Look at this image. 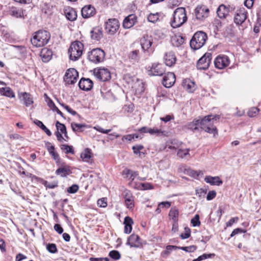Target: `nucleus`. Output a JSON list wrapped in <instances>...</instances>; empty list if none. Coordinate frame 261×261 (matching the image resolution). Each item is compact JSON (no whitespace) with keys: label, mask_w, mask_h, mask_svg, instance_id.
I'll list each match as a JSON object with an SVG mask.
<instances>
[{"label":"nucleus","mask_w":261,"mask_h":261,"mask_svg":"<svg viewBox=\"0 0 261 261\" xmlns=\"http://www.w3.org/2000/svg\"><path fill=\"white\" fill-rule=\"evenodd\" d=\"M220 117L219 115H208L203 117L200 119V129L216 136L218 135V130L214 124Z\"/></svg>","instance_id":"1"},{"label":"nucleus","mask_w":261,"mask_h":261,"mask_svg":"<svg viewBox=\"0 0 261 261\" xmlns=\"http://www.w3.org/2000/svg\"><path fill=\"white\" fill-rule=\"evenodd\" d=\"M50 38V33L45 30H39L33 34L31 39L32 45L35 47H42L47 44Z\"/></svg>","instance_id":"2"},{"label":"nucleus","mask_w":261,"mask_h":261,"mask_svg":"<svg viewBox=\"0 0 261 261\" xmlns=\"http://www.w3.org/2000/svg\"><path fill=\"white\" fill-rule=\"evenodd\" d=\"M187 20V17L185 9L179 7L174 10L170 24L173 28H177L181 27Z\"/></svg>","instance_id":"3"},{"label":"nucleus","mask_w":261,"mask_h":261,"mask_svg":"<svg viewBox=\"0 0 261 261\" xmlns=\"http://www.w3.org/2000/svg\"><path fill=\"white\" fill-rule=\"evenodd\" d=\"M207 39L206 33L202 31L197 32L194 34L191 40L190 46L195 50L198 49L205 44Z\"/></svg>","instance_id":"4"},{"label":"nucleus","mask_w":261,"mask_h":261,"mask_svg":"<svg viewBox=\"0 0 261 261\" xmlns=\"http://www.w3.org/2000/svg\"><path fill=\"white\" fill-rule=\"evenodd\" d=\"M84 45L80 41L72 42L68 49L69 59L72 61L77 60L82 55Z\"/></svg>","instance_id":"5"},{"label":"nucleus","mask_w":261,"mask_h":261,"mask_svg":"<svg viewBox=\"0 0 261 261\" xmlns=\"http://www.w3.org/2000/svg\"><path fill=\"white\" fill-rule=\"evenodd\" d=\"M105 52L100 48L92 49L88 53V60L94 63L98 64L102 62L105 59Z\"/></svg>","instance_id":"6"},{"label":"nucleus","mask_w":261,"mask_h":261,"mask_svg":"<svg viewBox=\"0 0 261 261\" xmlns=\"http://www.w3.org/2000/svg\"><path fill=\"white\" fill-rule=\"evenodd\" d=\"M209 9L205 6H198L194 10L195 18L193 20L196 23L203 21L207 18L209 14Z\"/></svg>","instance_id":"7"},{"label":"nucleus","mask_w":261,"mask_h":261,"mask_svg":"<svg viewBox=\"0 0 261 261\" xmlns=\"http://www.w3.org/2000/svg\"><path fill=\"white\" fill-rule=\"evenodd\" d=\"M140 43L142 50L147 56L153 53L154 49L151 47L152 39L151 36H144L141 39Z\"/></svg>","instance_id":"8"},{"label":"nucleus","mask_w":261,"mask_h":261,"mask_svg":"<svg viewBox=\"0 0 261 261\" xmlns=\"http://www.w3.org/2000/svg\"><path fill=\"white\" fill-rule=\"evenodd\" d=\"M105 27L106 31L108 34L114 35L118 30L120 24L118 19L110 18L105 22Z\"/></svg>","instance_id":"9"},{"label":"nucleus","mask_w":261,"mask_h":261,"mask_svg":"<svg viewBox=\"0 0 261 261\" xmlns=\"http://www.w3.org/2000/svg\"><path fill=\"white\" fill-rule=\"evenodd\" d=\"M79 77V73L74 68H69L66 70L64 76V81L66 84H74Z\"/></svg>","instance_id":"10"},{"label":"nucleus","mask_w":261,"mask_h":261,"mask_svg":"<svg viewBox=\"0 0 261 261\" xmlns=\"http://www.w3.org/2000/svg\"><path fill=\"white\" fill-rule=\"evenodd\" d=\"M212 54L206 53L197 62V67L199 70H206L210 65L212 60Z\"/></svg>","instance_id":"11"},{"label":"nucleus","mask_w":261,"mask_h":261,"mask_svg":"<svg viewBox=\"0 0 261 261\" xmlns=\"http://www.w3.org/2000/svg\"><path fill=\"white\" fill-rule=\"evenodd\" d=\"M94 74L97 79L102 82L109 81L111 78L110 71L105 68L94 69Z\"/></svg>","instance_id":"12"},{"label":"nucleus","mask_w":261,"mask_h":261,"mask_svg":"<svg viewBox=\"0 0 261 261\" xmlns=\"http://www.w3.org/2000/svg\"><path fill=\"white\" fill-rule=\"evenodd\" d=\"M230 64L229 58L226 55H219L214 60V65L216 68L222 69Z\"/></svg>","instance_id":"13"},{"label":"nucleus","mask_w":261,"mask_h":261,"mask_svg":"<svg viewBox=\"0 0 261 261\" xmlns=\"http://www.w3.org/2000/svg\"><path fill=\"white\" fill-rule=\"evenodd\" d=\"M146 244L144 241H142L140 238L137 234H133L127 239L126 245L130 246V247L140 248L143 244Z\"/></svg>","instance_id":"14"},{"label":"nucleus","mask_w":261,"mask_h":261,"mask_svg":"<svg viewBox=\"0 0 261 261\" xmlns=\"http://www.w3.org/2000/svg\"><path fill=\"white\" fill-rule=\"evenodd\" d=\"M233 10L232 7L221 5L217 9V13L220 18H225L227 16L232 14Z\"/></svg>","instance_id":"15"},{"label":"nucleus","mask_w":261,"mask_h":261,"mask_svg":"<svg viewBox=\"0 0 261 261\" xmlns=\"http://www.w3.org/2000/svg\"><path fill=\"white\" fill-rule=\"evenodd\" d=\"M148 74L152 76H161L165 73L163 66L159 63H153L148 71Z\"/></svg>","instance_id":"16"},{"label":"nucleus","mask_w":261,"mask_h":261,"mask_svg":"<svg viewBox=\"0 0 261 261\" xmlns=\"http://www.w3.org/2000/svg\"><path fill=\"white\" fill-rule=\"evenodd\" d=\"M247 17V12L245 8L238 10L235 14L234 22L238 25L242 24Z\"/></svg>","instance_id":"17"},{"label":"nucleus","mask_w":261,"mask_h":261,"mask_svg":"<svg viewBox=\"0 0 261 261\" xmlns=\"http://www.w3.org/2000/svg\"><path fill=\"white\" fill-rule=\"evenodd\" d=\"M175 82V75L173 72H168L164 76L162 84L166 88L171 87Z\"/></svg>","instance_id":"18"},{"label":"nucleus","mask_w":261,"mask_h":261,"mask_svg":"<svg viewBox=\"0 0 261 261\" xmlns=\"http://www.w3.org/2000/svg\"><path fill=\"white\" fill-rule=\"evenodd\" d=\"M82 16L84 18H88L96 14L95 8L91 5L85 6L81 10Z\"/></svg>","instance_id":"19"},{"label":"nucleus","mask_w":261,"mask_h":261,"mask_svg":"<svg viewBox=\"0 0 261 261\" xmlns=\"http://www.w3.org/2000/svg\"><path fill=\"white\" fill-rule=\"evenodd\" d=\"M79 88L84 91H90L93 86V83L90 79L82 78L79 82Z\"/></svg>","instance_id":"20"},{"label":"nucleus","mask_w":261,"mask_h":261,"mask_svg":"<svg viewBox=\"0 0 261 261\" xmlns=\"http://www.w3.org/2000/svg\"><path fill=\"white\" fill-rule=\"evenodd\" d=\"M124 198L126 207L128 209H132L134 207V197L129 191H124Z\"/></svg>","instance_id":"21"},{"label":"nucleus","mask_w":261,"mask_h":261,"mask_svg":"<svg viewBox=\"0 0 261 261\" xmlns=\"http://www.w3.org/2000/svg\"><path fill=\"white\" fill-rule=\"evenodd\" d=\"M64 12L66 18L69 21H73L76 19V12L73 8L70 7H66L64 8Z\"/></svg>","instance_id":"22"},{"label":"nucleus","mask_w":261,"mask_h":261,"mask_svg":"<svg viewBox=\"0 0 261 261\" xmlns=\"http://www.w3.org/2000/svg\"><path fill=\"white\" fill-rule=\"evenodd\" d=\"M165 63L168 66H172L175 64L176 58L175 54L173 51L166 53L164 56Z\"/></svg>","instance_id":"23"},{"label":"nucleus","mask_w":261,"mask_h":261,"mask_svg":"<svg viewBox=\"0 0 261 261\" xmlns=\"http://www.w3.org/2000/svg\"><path fill=\"white\" fill-rule=\"evenodd\" d=\"M135 15L131 14L125 17L123 22V26L125 29H129L132 27L136 21Z\"/></svg>","instance_id":"24"},{"label":"nucleus","mask_w":261,"mask_h":261,"mask_svg":"<svg viewBox=\"0 0 261 261\" xmlns=\"http://www.w3.org/2000/svg\"><path fill=\"white\" fill-rule=\"evenodd\" d=\"M70 167L67 165L62 166L56 171V174L62 177H67L71 173Z\"/></svg>","instance_id":"25"},{"label":"nucleus","mask_w":261,"mask_h":261,"mask_svg":"<svg viewBox=\"0 0 261 261\" xmlns=\"http://www.w3.org/2000/svg\"><path fill=\"white\" fill-rule=\"evenodd\" d=\"M90 34L91 39L95 41L100 40L103 37L102 29L99 27L93 28L91 31Z\"/></svg>","instance_id":"26"},{"label":"nucleus","mask_w":261,"mask_h":261,"mask_svg":"<svg viewBox=\"0 0 261 261\" xmlns=\"http://www.w3.org/2000/svg\"><path fill=\"white\" fill-rule=\"evenodd\" d=\"M204 181L211 184V185H216L219 186L223 184L222 180L219 176H206L204 178Z\"/></svg>","instance_id":"27"},{"label":"nucleus","mask_w":261,"mask_h":261,"mask_svg":"<svg viewBox=\"0 0 261 261\" xmlns=\"http://www.w3.org/2000/svg\"><path fill=\"white\" fill-rule=\"evenodd\" d=\"M184 127L185 128L193 132L199 131V128H200V119H195L192 122L188 123Z\"/></svg>","instance_id":"28"},{"label":"nucleus","mask_w":261,"mask_h":261,"mask_svg":"<svg viewBox=\"0 0 261 261\" xmlns=\"http://www.w3.org/2000/svg\"><path fill=\"white\" fill-rule=\"evenodd\" d=\"M182 143L181 142L173 139L171 141H168L166 143V147L170 149L176 150H177L181 148Z\"/></svg>","instance_id":"29"},{"label":"nucleus","mask_w":261,"mask_h":261,"mask_svg":"<svg viewBox=\"0 0 261 261\" xmlns=\"http://www.w3.org/2000/svg\"><path fill=\"white\" fill-rule=\"evenodd\" d=\"M52 55L51 50L45 48H43L40 53V56L44 62H48L51 59Z\"/></svg>","instance_id":"30"},{"label":"nucleus","mask_w":261,"mask_h":261,"mask_svg":"<svg viewBox=\"0 0 261 261\" xmlns=\"http://www.w3.org/2000/svg\"><path fill=\"white\" fill-rule=\"evenodd\" d=\"M133 224V221L130 217L128 216L125 217L124 221V224L125 225L124 232L125 233L128 234L130 233L132 230V225Z\"/></svg>","instance_id":"31"},{"label":"nucleus","mask_w":261,"mask_h":261,"mask_svg":"<svg viewBox=\"0 0 261 261\" xmlns=\"http://www.w3.org/2000/svg\"><path fill=\"white\" fill-rule=\"evenodd\" d=\"M0 93L1 95L9 98H14L15 96L13 91L9 87L0 88Z\"/></svg>","instance_id":"32"},{"label":"nucleus","mask_w":261,"mask_h":261,"mask_svg":"<svg viewBox=\"0 0 261 261\" xmlns=\"http://www.w3.org/2000/svg\"><path fill=\"white\" fill-rule=\"evenodd\" d=\"M21 95L22 97V100L24 104L26 107H29L33 103L32 97L30 94L27 92L21 93Z\"/></svg>","instance_id":"33"},{"label":"nucleus","mask_w":261,"mask_h":261,"mask_svg":"<svg viewBox=\"0 0 261 261\" xmlns=\"http://www.w3.org/2000/svg\"><path fill=\"white\" fill-rule=\"evenodd\" d=\"M10 14L16 18H22L24 15L23 10L21 8H13L10 11Z\"/></svg>","instance_id":"34"},{"label":"nucleus","mask_w":261,"mask_h":261,"mask_svg":"<svg viewBox=\"0 0 261 261\" xmlns=\"http://www.w3.org/2000/svg\"><path fill=\"white\" fill-rule=\"evenodd\" d=\"M178 249V246L174 245H167L166 247L165 250H163L161 253V256L162 257L166 258L173 250Z\"/></svg>","instance_id":"35"},{"label":"nucleus","mask_w":261,"mask_h":261,"mask_svg":"<svg viewBox=\"0 0 261 261\" xmlns=\"http://www.w3.org/2000/svg\"><path fill=\"white\" fill-rule=\"evenodd\" d=\"M185 41L184 38L181 36H175L171 39V42L173 46L178 47L182 45Z\"/></svg>","instance_id":"36"},{"label":"nucleus","mask_w":261,"mask_h":261,"mask_svg":"<svg viewBox=\"0 0 261 261\" xmlns=\"http://www.w3.org/2000/svg\"><path fill=\"white\" fill-rule=\"evenodd\" d=\"M179 212L176 207H172L169 213V216L172 221H178Z\"/></svg>","instance_id":"37"},{"label":"nucleus","mask_w":261,"mask_h":261,"mask_svg":"<svg viewBox=\"0 0 261 261\" xmlns=\"http://www.w3.org/2000/svg\"><path fill=\"white\" fill-rule=\"evenodd\" d=\"M81 158L83 161L88 162L91 158V151L89 148H86L84 151L81 153Z\"/></svg>","instance_id":"38"},{"label":"nucleus","mask_w":261,"mask_h":261,"mask_svg":"<svg viewBox=\"0 0 261 261\" xmlns=\"http://www.w3.org/2000/svg\"><path fill=\"white\" fill-rule=\"evenodd\" d=\"M194 85L195 83L189 79L185 80L182 82V86L184 87L189 92L192 91Z\"/></svg>","instance_id":"39"},{"label":"nucleus","mask_w":261,"mask_h":261,"mask_svg":"<svg viewBox=\"0 0 261 261\" xmlns=\"http://www.w3.org/2000/svg\"><path fill=\"white\" fill-rule=\"evenodd\" d=\"M86 125L85 124L76 123L75 122H72L71 123V127L72 130L74 132H80L83 131L82 128L86 127Z\"/></svg>","instance_id":"40"},{"label":"nucleus","mask_w":261,"mask_h":261,"mask_svg":"<svg viewBox=\"0 0 261 261\" xmlns=\"http://www.w3.org/2000/svg\"><path fill=\"white\" fill-rule=\"evenodd\" d=\"M129 59L133 62L138 61L139 59V50L135 49L130 52L128 55Z\"/></svg>","instance_id":"41"},{"label":"nucleus","mask_w":261,"mask_h":261,"mask_svg":"<svg viewBox=\"0 0 261 261\" xmlns=\"http://www.w3.org/2000/svg\"><path fill=\"white\" fill-rule=\"evenodd\" d=\"M189 149H182V148H179L177 152V156L181 159H184L189 154Z\"/></svg>","instance_id":"42"},{"label":"nucleus","mask_w":261,"mask_h":261,"mask_svg":"<svg viewBox=\"0 0 261 261\" xmlns=\"http://www.w3.org/2000/svg\"><path fill=\"white\" fill-rule=\"evenodd\" d=\"M56 126L57 129V132H59L61 133V134L66 135V132L67 130L66 127L64 124L57 121L56 123Z\"/></svg>","instance_id":"43"},{"label":"nucleus","mask_w":261,"mask_h":261,"mask_svg":"<svg viewBox=\"0 0 261 261\" xmlns=\"http://www.w3.org/2000/svg\"><path fill=\"white\" fill-rule=\"evenodd\" d=\"M61 150L65 151V153L66 154L71 153L74 154V151L72 146H69L67 144H63L61 145Z\"/></svg>","instance_id":"44"},{"label":"nucleus","mask_w":261,"mask_h":261,"mask_svg":"<svg viewBox=\"0 0 261 261\" xmlns=\"http://www.w3.org/2000/svg\"><path fill=\"white\" fill-rule=\"evenodd\" d=\"M125 174L127 175V177H128L129 179L131 180V181L134 180L135 178L138 175V172L134 171L129 169L126 170Z\"/></svg>","instance_id":"45"},{"label":"nucleus","mask_w":261,"mask_h":261,"mask_svg":"<svg viewBox=\"0 0 261 261\" xmlns=\"http://www.w3.org/2000/svg\"><path fill=\"white\" fill-rule=\"evenodd\" d=\"M147 19L149 22L155 23L159 19V14L158 13H150L148 15Z\"/></svg>","instance_id":"46"},{"label":"nucleus","mask_w":261,"mask_h":261,"mask_svg":"<svg viewBox=\"0 0 261 261\" xmlns=\"http://www.w3.org/2000/svg\"><path fill=\"white\" fill-rule=\"evenodd\" d=\"M197 249V247L195 245H191L187 247H180L178 246V249L184 250L187 252H193Z\"/></svg>","instance_id":"47"},{"label":"nucleus","mask_w":261,"mask_h":261,"mask_svg":"<svg viewBox=\"0 0 261 261\" xmlns=\"http://www.w3.org/2000/svg\"><path fill=\"white\" fill-rule=\"evenodd\" d=\"M43 185L47 189H54L58 186V182L54 181L53 182H49L47 181H44Z\"/></svg>","instance_id":"48"},{"label":"nucleus","mask_w":261,"mask_h":261,"mask_svg":"<svg viewBox=\"0 0 261 261\" xmlns=\"http://www.w3.org/2000/svg\"><path fill=\"white\" fill-rule=\"evenodd\" d=\"M109 256L115 260H118L121 257L120 253L117 250L111 251L109 253Z\"/></svg>","instance_id":"49"},{"label":"nucleus","mask_w":261,"mask_h":261,"mask_svg":"<svg viewBox=\"0 0 261 261\" xmlns=\"http://www.w3.org/2000/svg\"><path fill=\"white\" fill-rule=\"evenodd\" d=\"M191 223L193 227L199 226L201 222L199 220V215H196L191 220Z\"/></svg>","instance_id":"50"},{"label":"nucleus","mask_w":261,"mask_h":261,"mask_svg":"<svg viewBox=\"0 0 261 261\" xmlns=\"http://www.w3.org/2000/svg\"><path fill=\"white\" fill-rule=\"evenodd\" d=\"M138 188L141 190H146L152 189L153 187L149 183H140L139 185Z\"/></svg>","instance_id":"51"},{"label":"nucleus","mask_w":261,"mask_h":261,"mask_svg":"<svg viewBox=\"0 0 261 261\" xmlns=\"http://www.w3.org/2000/svg\"><path fill=\"white\" fill-rule=\"evenodd\" d=\"M258 112V109L256 107H253L248 111V115L249 117H254L257 115Z\"/></svg>","instance_id":"52"},{"label":"nucleus","mask_w":261,"mask_h":261,"mask_svg":"<svg viewBox=\"0 0 261 261\" xmlns=\"http://www.w3.org/2000/svg\"><path fill=\"white\" fill-rule=\"evenodd\" d=\"M46 249L48 252L51 253H55L58 251L56 244L53 243L48 244L46 246Z\"/></svg>","instance_id":"53"},{"label":"nucleus","mask_w":261,"mask_h":261,"mask_svg":"<svg viewBox=\"0 0 261 261\" xmlns=\"http://www.w3.org/2000/svg\"><path fill=\"white\" fill-rule=\"evenodd\" d=\"M207 192L206 189L200 188L196 190V194L199 198L204 197Z\"/></svg>","instance_id":"54"},{"label":"nucleus","mask_w":261,"mask_h":261,"mask_svg":"<svg viewBox=\"0 0 261 261\" xmlns=\"http://www.w3.org/2000/svg\"><path fill=\"white\" fill-rule=\"evenodd\" d=\"M79 187L77 185H72L71 186L69 187L67 191L69 193L74 194L75 193L79 190Z\"/></svg>","instance_id":"55"},{"label":"nucleus","mask_w":261,"mask_h":261,"mask_svg":"<svg viewBox=\"0 0 261 261\" xmlns=\"http://www.w3.org/2000/svg\"><path fill=\"white\" fill-rule=\"evenodd\" d=\"M61 106H62L66 111L70 113L72 115L75 116L77 114L76 111L73 110L71 108H70L68 106L64 104V103H60Z\"/></svg>","instance_id":"56"},{"label":"nucleus","mask_w":261,"mask_h":261,"mask_svg":"<svg viewBox=\"0 0 261 261\" xmlns=\"http://www.w3.org/2000/svg\"><path fill=\"white\" fill-rule=\"evenodd\" d=\"M94 129L100 133H101L105 134H108L109 133H110L111 131V129H105L102 128L101 126H100L99 125L95 126L94 127Z\"/></svg>","instance_id":"57"},{"label":"nucleus","mask_w":261,"mask_h":261,"mask_svg":"<svg viewBox=\"0 0 261 261\" xmlns=\"http://www.w3.org/2000/svg\"><path fill=\"white\" fill-rule=\"evenodd\" d=\"M185 232L184 233H181L180 235V237L182 239H186L189 238L190 237L191 235V231L190 229L189 228H185Z\"/></svg>","instance_id":"58"},{"label":"nucleus","mask_w":261,"mask_h":261,"mask_svg":"<svg viewBox=\"0 0 261 261\" xmlns=\"http://www.w3.org/2000/svg\"><path fill=\"white\" fill-rule=\"evenodd\" d=\"M143 146L142 145L133 146L132 147L133 152L136 154H140V151L142 149H143Z\"/></svg>","instance_id":"59"},{"label":"nucleus","mask_w":261,"mask_h":261,"mask_svg":"<svg viewBox=\"0 0 261 261\" xmlns=\"http://www.w3.org/2000/svg\"><path fill=\"white\" fill-rule=\"evenodd\" d=\"M148 133H149L151 135H153L155 134H156L158 135L162 134L163 132L161 130L157 128H149V129L148 130Z\"/></svg>","instance_id":"60"},{"label":"nucleus","mask_w":261,"mask_h":261,"mask_svg":"<svg viewBox=\"0 0 261 261\" xmlns=\"http://www.w3.org/2000/svg\"><path fill=\"white\" fill-rule=\"evenodd\" d=\"M216 196V192L215 191H210L207 193L206 196V199L208 201H210L213 199Z\"/></svg>","instance_id":"61"},{"label":"nucleus","mask_w":261,"mask_h":261,"mask_svg":"<svg viewBox=\"0 0 261 261\" xmlns=\"http://www.w3.org/2000/svg\"><path fill=\"white\" fill-rule=\"evenodd\" d=\"M97 205L101 207H105L107 206L106 199L104 198L98 200Z\"/></svg>","instance_id":"62"},{"label":"nucleus","mask_w":261,"mask_h":261,"mask_svg":"<svg viewBox=\"0 0 261 261\" xmlns=\"http://www.w3.org/2000/svg\"><path fill=\"white\" fill-rule=\"evenodd\" d=\"M45 147L46 148L48 152L55 150V146L50 142H45Z\"/></svg>","instance_id":"63"},{"label":"nucleus","mask_w":261,"mask_h":261,"mask_svg":"<svg viewBox=\"0 0 261 261\" xmlns=\"http://www.w3.org/2000/svg\"><path fill=\"white\" fill-rule=\"evenodd\" d=\"M239 220L238 217H233L231 218L227 223H226V226L227 227H230L231 226V225L236 223Z\"/></svg>","instance_id":"64"}]
</instances>
